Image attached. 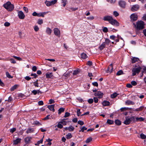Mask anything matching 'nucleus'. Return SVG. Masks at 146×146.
Returning <instances> with one entry per match:
<instances>
[{
  "label": "nucleus",
  "mask_w": 146,
  "mask_h": 146,
  "mask_svg": "<svg viewBox=\"0 0 146 146\" xmlns=\"http://www.w3.org/2000/svg\"><path fill=\"white\" fill-rule=\"evenodd\" d=\"M3 6L5 9L9 11H13L14 8V5L11 4V3L9 1H8L4 4Z\"/></svg>",
  "instance_id": "nucleus-1"
},
{
  "label": "nucleus",
  "mask_w": 146,
  "mask_h": 146,
  "mask_svg": "<svg viewBox=\"0 0 146 146\" xmlns=\"http://www.w3.org/2000/svg\"><path fill=\"white\" fill-rule=\"evenodd\" d=\"M135 121V117L134 116L131 117H126L123 123L126 125L129 124L131 122H134Z\"/></svg>",
  "instance_id": "nucleus-2"
},
{
  "label": "nucleus",
  "mask_w": 146,
  "mask_h": 146,
  "mask_svg": "<svg viewBox=\"0 0 146 146\" xmlns=\"http://www.w3.org/2000/svg\"><path fill=\"white\" fill-rule=\"evenodd\" d=\"M145 25L144 23L142 21H140L137 22L135 26L137 29L141 30L144 28Z\"/></svg>",
  "instance_id": "nucleus-3"
},
{
  "label": "nucleus",
  "mask_w": 146,
  "mask_h": 146,
  "mask_svg": "<svg viewBox=\"0 0 146 146\" xmlns=\"http://www.w3.org/2000/svg\"><path fill=\"white\" fill-rule=\"evenodd\" d=\"M47 12H40L39 13H37L35 11L32 13V15L34 16H37L38 17H44V15L48 13Z\"/></svg>",
  "instance_id": "nucleus-4"
},
{
  "label": "nucleus",
  "mask_w": 146,
  "mask_h": 146,
  "mask_svg": "<svg viewBox=\"0 0 146 146\" xmlns=\"http://www.w3.org/2000/svg\"><path fill=\"white\" fill-rule=\"evenodd\" d=\"M141 68L140 67H139L137 68H133L132 70L133 76L135 75L137 73L138 74L140 72Z\"/></svg>",
  "instance_id": "nucleus-5"
},
{
  "label": "nucleus",
  "mask_w": 146,
  "mask_h": 146,
  "mask_svg": "<svg viewBox=\"0 0 146 146\" xmlns=\"http://www.w3.org/2000/svg\"><path fill=\"white\" fill-rule=\"evenodd\" d=\"M110 24L113 25L115 26H119V22L115 19H114L113 18L110 23Z\"/></svg>",
  "instance_id": "nucleus-6"
},
{
  "label": "nucleus",
  "mask_w": 146,
  "mask_h": 146,
  "mask_svg": "<svg viewBox=\"0 0 146 146\" xmlns=\"http://www.w3.org/2000/svg\"><path fill=\"white\" fill-rule=\"evenodd\" d=\"M18 16L19 18L21 19H24L25 17L24 14L21 11H18Z\"/></svg>",
  "instance_id": "nucleus-7"
},
{
  "label": "nucleus",
  "mask_w": 146,
  "mask_h": 146,
  "mask_svg": "<svg viewBox=\"0 0 146 146\" xmlns=\"http://www.w3.org/2000/svg\"><path fill=\"white\" fill-rule=\"evenodd\" d=\"M53 31L54 35L58 37H60V31L57 28H54L53 29Z\"/></svg>",
  "instance_id": "nucleus-8"
},
{
  "label": "nucleus",
  "mask_w": 146,
  "mask_h": 146,
  "mask_svg": "<svg viewBox=\"0 0 146 146\" xmlns=\"http://www.w3.org/2000/svg\"><path fill=\"white\" fill-rule=\"evenodd\" d=\"M113 18L111 16L107 15L104 17L103 19L104 21H108L110 23Z\"/></svg>",
  "instance_id": "nucleus-9"
},
{
  "label": "nucleus",
  "mask_w": 146,
  "mask_h": 146,
  "mask_svg": "<svg viewBox=\"0 0 146 146\" xmlns=\"http://www.w3.org/2000/svg\"><path fill=\"white\" fill-rule=\"evenodd\" d=\"M130 18L131 20L135 21L137 19V15L135 13H133L131 15Z\"/></svg>",
  "instance_id": "nucleus-10"
},
{
  "label": "nucleus",
  "mask_w": 146,
  "mask_h": 146,
  "mask_svg": "<svg viewBox=\"0 0 146 146\" xmlns=\"http://www.w3.org/2000/svg\"><path fill=\"white\" fill-rule=\"evenodd\" d=\"M95 96L98 97L99 98H102L103 94L100 91H97L94 94Z\"/></svg>",
  "instance_id": "nucleus-11"
},
{
  "label": "nucleus",
  "mask_w": 146,
  "mask_h": 146,
  "mask_svg": "<svg viewBox=\"0 0 146 146\" xmlns=\"http://www.w3.org/2000/svg\"><path fill=\"white\" fill-rule=\"evenodd\" d=\"M139 8V6L137 5H135L133 6L131 8V10L133 11H135L137 10Z\"/></svg>",
  "instance_id": "nucleus-12"
},
{
  "label": "nucleus",
  "mask_w": 146,
  "mask_h": 146,
  "mask_svg": "<svg viewBox=\"0 0 146 146\" xmlns=\"http://www.w3.org/2000/svg\"><path fill=\"white\" fill-rule=\"evenodd\" d=\"M119 5L121 7L124 8L125 7L126 3L125 2L123 1H120L119 2Z\"/></svg>",
  "instance_id": "nucleus-13"
},
{
  "label": "nucleus",
  "mask_w": 146,
  "mask_h": 146,
  "mask_svg": "<svg viewBox=\"0 0 146 146\" xmlns=\"http://www.w3.org/2000/svg\"><path fill=\"white\" fill-rule=\"evenodd\" d=\"M32 139V137L30 136L27 137L25 138L24 139L25 142L27 144L30 143Z\"/></svg>",
  "instance_id": "nucleus-14"
},
{
  "label": "nucleus",
  "mask_w": 146,
  "mask_h": 146,
  "mask_svg": "<svg viewBox=\"0 0 146 146\" xmlns=\"http://www.w3.org/2000/svg\"><path fill=\"white\" fill-rule=\"evenodd\" d=\"M113 69V65L112 64H111L110 66L108 68V69L107 70V73H111Z\"/></svg>",
  "instance_id": "nucleus-15"
},
{
  "label": "nucleus",
  "mask_w": 146,
  "mask_h": 146,
  "mask_svg": "<svg viewBox=\"0 0 146 146\" xmlns=\"http://www.w3.org/2000/svg\"><path fill=\"white\" fill-rule=\"evenodd\" d=\"M21 139L18 138L13 141V144L15 145H17L19 143L21 140Z\"/></svg>",
  "instance_id": "nucleus-16"
},
{
  "label": "nucleus",
  "mask_w": 146,
  "mask_h": 146,
  "mask_svg": "<svg viewBox=\"0 0 146 146\" xmlns=\"http://www.w3.org/2000/svg\"><path fill=\"white\" fill-rule=\"evenodd\" d=\"M52 32V30L49 27H47L46 30V33L48 35H50Z\"/></svg>",
  "instance_id": "nucleus-17"
},
{
  "label": "nucleus",
  "mask_w": 146,
  "mask_h": 146,
  "mask_svg": "<svg viewBox=\"0 0 146 146\" xmlns=\"http://www.w3.org/2000/svg\"><path fill=\"white\" fill-rule=\"evenodd\" d=\"M125 103L126 105H133L135 104L133 102L130 100H127L125 102Z\"/></svg>",
  "instance_id": "nucleus-18"
},
{
  "label": "nucleus",
  "mask_w": 146,
  "mask_h": 146,
  "mask_svg": "<svg viewBox=\"0 0 146 146\" xmlns=\"http://www.w3.org/2000/svg\"><path fill=\"white\" fill-rule=\"evenodd\" d=\"M54 105H48L47 106V108L51 111H54Z\"/></svg>",
  "instance_id": "nucleus-19"
},
{
  "label": "nucleus",
  "mask_w": 146,
  "mask_h": 146,
  "mask_svg": "<svg viewBox=\"0 0 146 146\" xmlns=\"http://www.w3.org/2000/svg\"><path fill=\"white\" fill-rule=\"evenodd\" d=\"M105 42H103L99 47V49L100 50H102L105 46Z\"/></svg>",
  "instance_id": "nucleus-20"
},
{
  "label": "nucleus",
  "mask_w": 146,
  "mask_h": 146,
  "mask_svg": "<svg viewBox=\"0 0 146 146\" xmlns=\"http://www.w3.org/2000/svg\"><path fill=\"white\" fill-rule=\"evenodd\" d=\"M34 131V130L33 128H28L27 130L26 133H27L28 134L29 133H31L33 132Z\"/></svg>",
  "instance_id": "nucleus-21"
},
{
  "label": "nucleus",
  "mask_w": 146,
  "mask_h": 146,
  "mask_svg": "<svg viewBox=\"0 0 146 146\" xmlns=\"http://www.w3.org/2000/svg\"><path fill=\"white\" fill-rule=\"evenodd\" d=\"M32 92L33 94L35 95H36L37 94H39V93H41V92L39 90H33V91H32Z\"/></svg>",
  "instance_id": "nucleus-22"
},
{
  "label": "nucleus",
  "mask_w": 146,
  "mask_h": 146,
  "mask_svg": "<svg viewBox=\"0 0 146 146\" xmlns=\"http://www.w3.org/2000/svg\"><path fill=\"white\" fill-rule=\"evenodd\" d=\"M110 102L107 101H105L103 102L102 103L103 105L104 106H109L110 105Z\"/></svg>",
  "instance_id": "nucleus-23"
},
{
  "label": "nucleus",
  "mask_w": 146,
  "mask_h": 146,
  "mask_svg": "<svg viewBox=\"0 0 146 146\" xmlns=\"http://www.w3.org/2000/svg\"><path fill=\"white\" fill-rule=\"evenodd\" d=\"M144 108V107L143 106H141L139 108L134 109L133 110V111H141Z\"/></svg>",
  "instance_id": "nucleus-24"
},
{
  "label": "nucleus",
  "mask_w": 146,
  "mask_h": 146,
  "mask_svg": "<svg viewBox=\"0 0 146 146\" xmlns=\"http://www.w3.org/2000/svg\"><path fill=\"white\" fill-rule=\"evenodd\" d=\"M52 73H47L46 74V76L47 78H50L52 77Z\"/></svg>",
  "instance_id": "nucleus-25"
},
{
  "label": "nucleus",
  "mask_w": 146,
  "mask_h": 146,
  "mask_svg": "<svg viewBox=\"0 0 146 146\" xmlns=\"http://www.w3.org/2000/svg\"><path fill=\"white\" fill-rule=\"evenodd\" d=\"M139 59L138 58L133 57L132 58V62L133 63H135V62L138 61Z\"/></svg>",
  "instance_id": "nucleus-26"
},
{
  "label": "nucleus",
  "mask_w": 146,
  "mask_h": 146,
  "mask_svg": "<svg viewBox=\"0 0 146 146\" xmlns=\"http://www.w3.org/2000/svg\"><path fill=\"white\" fill-rule=\"evenodd\" d=\"M136 119L137 121H143L145 119L142 117H137L136 118Z\"/></svg>",
  "instance_id": "nucleus-27"
},
{
  "label": "nucleus",
  "mask_w": 146,
  "mask_h": 146,
  "mask_svg": "<svg viewBox=\"0 0 146 146\" xmlns=\"http://www.w3.org/2000/svg\"><path fill=\"white\" fill-rule=\"evenodd\" d=\"M79 72V70L78 69L75 70L73 71L72 74L73 75H76L77 74H78Z\"/></svg>",
  "instance_id": "nucleus-28"
},
{
  "label": "nucleus",
  "mask_w": 146,
  "mask_h": 146,
  "mask_svg": "<svg viewBox=\"0 0 146 146\" xmlns=\"http://www.w3.org/2000/svg\"><path fill=\"white\" fill-rule=\"evenodd\" d=\"M19 86L18 85L15 84L13 86L11 89V91H13L16 89Z\"/></svg>",
  "instance_id": "nucleus-29"
},
{
  "label": "nucleus",
  "mask_w": 146,
  "mask_h": 146,
  "mask_svg": "<svg viewBox=\"0 0 146 146\" xmlns=\"http://www.w3.org/2000/svg\"><path fill=\"white\" fill-rule=\"evenodd\" d=\"M65 109L63 108H61L58 110V114H60L64 112Z\"/></svg>",
  "instance_id": "nucleus-30"
},
{
  "label": "nucleus",
  "mask_w": 146,
  "mask_h": 146,
  "mask_svg": "<svg viewBox=\"0 0 146 146\" xmlns=\"http://www.w3.org/2000/svg\"><path fill=\"white\" fill-rule=\"evenodd\" d=\"M81 57L82 58L85 59L88 56L86 53H83L81 55Z\"/></svg>",
  "instance_id": "nucleus-31"
},
{
  "label": "nucleus",
  "mask_w": 146,
  "mask_h": 146,
  "mask_svg": "<svg viewBox=\"0 0 146 146\" xmlns=\"http://www.w3.org/2000/svg\"><path fill=\"white\" fill-rule=\"evenodd\" d=\"M60 121L58 123V124L56 126L59 128L61 129L62 128L63 126L62 125V123H61Z\"/></svg>",
  "instance_id": "nucleus-32"
},
{
  "label": "nucleus",
  "mask_w": 146,
  "mask_h": 146,
  "mask_svg": "<svg viewBox=\"0 0 146 146\" xmlns=\"http://www.w3.org/2000/svg\"><path fill=\"white\" fill-rule=\"evenodd\" d=\"M115 123L116 125H120L121 124V122L118 119L116 120L115 121Z\"/></svg>",
  "instance_id": "nucleus-33"
},
{
  "label": "nucleus",
  "mask_w": 146,
  "mask_h": 146,
  "mask_svg": "<svg viewBox=\"0 0 146 146\" xmlns=\"http://www.w3.org/2000/svg\"><path fill=\"white\" fill-rule=\"evenodd\" d=\"M57 0H53L51 1H50L51 6L54 5L57 2Z\"/></svg>",
  "instance_id": "nucleus-34"
},
{
  "label": "nucleus",
  "mask_w": 146,
  "mask_h": 146,
  "mask_svg": "<svg viewBox=\"0 0 146 146\" xmlns=\"http://www.w3.org/2000/svg\"><path fill=\"white\" fill-rule=\"evenodd\" d=\"M118 94L116 92L112 94L111 97L112 98H115Z\"/></svg>",
  "instance_id": "nucleus-35"
},
{
  "label": "nucleus",
  "mask_w": 146,
  "mask_h": 146,
  "mask_svg": "<svg viewBox=\"0 0 146 146\" xmlns=\"http://www.w3.org/2000/svg\"><path fill=\"white\" fill-rule=\"evenodd\" d=\"M107 123L110 125H111L113 123L114 121L112 120L108 119L107 120Z\"/></svg>",
  "instance_id": "nucleus-36"
},
{
  "label": "nucleus",
  "mask_w": 146,
  "mask_h": 146,
  "mask_svg": "<svg viewBox=\"0 0 146 146\" xmlns=\"http://www.w3.org/2000/svg\"><path fill=\"white\" fill-rule=\"evenodd\" d=\"M52 116V115H48L44 118L43 119L44 120H47L48 119H50Z\"/></svg>",
  "instance_id": "nucleus-37"
},
{
  "label": "nucleus",
  "mask_w": 146,
  "mask_h": 146,
  "mask_svg": "<svg viewBox=\"0 0 146 146\" xmlns=\"http://www.w3.org/2000/svg\"><path fill=\"white\" fill-rule=\"evenodd\" d=\"M110 42V41L109 39L106 38L105 39V42H104L105 43V45L106 44L109 45Z\"/></svg>",
  "instance_id": "nucleus-38"
},
{
  "label": "nucleus",
  "mask_w": 146,
  "mask_h": 146,
  "mask_svg": "<svg viewBox=\"0 0 146 146\" xmlns=\"http://www.w3.org/2000/svg\"><path fill=\"white\" fill-rule=\"evenodd\" d=\"M140 137L142 139H145L146 138V135L143 133H141L140 134Z\"/></svg>",
  "instance_id": "nucleus-39"
},
{
  "label": "nucleus",
  "mask_w": 146,
  "mask_h": 146,
  "mask_svg": "<svg viewBox=\"0 0 146 146\" xmlns=\"http://www.w3.org/2000/svg\"><path fill=\"white\" fill-rule=\"evenodd\" d=\"M74 127L72 126L71 125L68 127V130L69 131H72L74 130Z\"/></svg>",
  "instance_id": "nucleus-40"
},
{
  "label": "nucleus",
  "mask_w": 146,
  "mask_h": 146,
  "mask_svg": "<svg viewBox=\"0 0 146 146\" xmlns=\"http://www.w3.org/2000/svg\"><path fill=\"white\" fill-rule=\"evenodd\" d=\"M44 3L47 7L51 6L50 1L46 0L44 2Z\"/></svg>",
  "instance_id": "nucleus-41"
},
{
  "label": "nucleus",
  "mask_w": 146,
  "mask_h": 146,
  "mask_svg": "<svg viewBox=\"0 0 146 146\" xmlns=\"http://www.w3.org/2000/svg\"><path fill=\"white\" fill-rule=\"evenodd\" d=\"M64 119H63L62 120H61L60 122L61 123H62V125H66L68 122L65 121L64 120Z\"/></svg>",
  "instance_id": "nucleus-42"
},
{
  "label": "nucleus",
  "mask_w": 146,
  "mask_h": 146,
  "mask_svg": "<svg viewBox=\"0 0 146 146\" xmlns=\"http://www.w3.org/2000/svg\"><path fill=\"white\" fill-rule=\"evenodd\" d=\"M77 8H74V7H70L69 8V10L70 11H75L78 9Z\"/></svg>",
  "instance_id": "nucleus-43"
},
{
  "label": "nucleus",
  "mask_w": 146,
  "mask_h": 146,
  "mask_svg": "<svg viewBox=\"0 0 146 146\" xmlns=\"http://www.w3.org/2000/svg\"><path fill=\"white\" fill-rule=\"evenodd\" d=\"M92 140V138L91 137H89L87 139L85 142L86 143H88L91 141Z\"/></svg>",
  "instance_id": "nucleus-44"
},
{
  "label": "nucleus",
  "mask_w": 146,
  "mask_h": 146,
  "mask_svg": "<svg viewBox=\"0 0 146 146\" xmlns=\"http://www.w3.org/2000/svg\"><path fill=\"white\" fill-rule=\"evenodd\" d=\"M6 75L7 77L9 78H12L13 77L12 76L9 74V72H6Z\"/></svg>",
  "instance_id": "nucleus-45"
},
{
  "label": "nucleus",
  "mask_w": 146,
  "mask_h": 146,
  "mask_svg": "<svg viewBox=\"0 0 146 146\" xmlns=\"http://www.w3.org/2000/svg\"><path fill=\"white\" fill-rule=\"evenodd\" d=\"M72 136L71 133H68L66 135V138L67 139H69L72 137Z\"/></svg>",
  "instance_id": "nucleus-46"
},
{
  "label": "nucleus",
  "mask_w": 146,
  "mask_h": 146,
  "mask_svg": "<svg viewBox=\"0 0 146 146\" xmlns=\"http://www.w3.org/2000/svg\"><path fill=\"white\" fill-rule=\"evenodd\" d=\"M67 2V0H62L61 3L63 4V6L64 7H65L66 5Z\"/></svg>",
  "instance_id": "nucleus-47"
},
{
  "label": "nucleus",
  "mask_w": 146,
  "mask_h": 146,
  "mask_svg": "<svg viewBox=\"0 0 146 146\" xmlns=\"http://www.w3.org/2000/svg\"><path fill=\"white\" fill-rule=\"evenodd\" d=\"M80 128L81 129L79 131V132L82 131V132H83L84 131L86 130L87 129V128L84 126L81 127Z\"/></svg>",
  "instance_id": "nucleus-48"
},
{
  "label": "nucleus",
  "mask_w": 146,
  "mask_h": 146,
  "mask_svg": "<svg viewBox=\"0 0 146 146\" xmlns=\"http://www.w3.org/2000/svg\"><path fill=\"white\" fill-rule=\"evenodd\" d=\"M131 108H121L120 110L121 111H124L128 110V109H131Z\"/></svg>",
  "instance_id": "nucleus-49"
},
{
  "label": "nucleus",
  "mask_w": 146,
  "mask_h": 146,
  "mask_svg": "<svg viewBox=\"0 0 146 146\" xmlns=\"http://www.w3.org/2000/svg\"><path fill=\"white\" fill-rule=\"evenodd\" d=\"M34 29L35 31L37 32L39 30V27L37 25H35L34 27Z\"/></svg>",
  "instance_id": "nucleus-50"
},
{
  "label": "nucleus",
  "mask_w": 146,
  "mask_h": 146,
  "mask_svg": "<svg viewBox=\"0 0 146 146\" xmlns=\"http://www.w3.org/2000/svg\"><path fill=\"white\" fill-rule=\"evenodd\" d=\"M37 23L39 25H41L43 23V21L42 19H38Z\"/></svg>",
  "instance_id": "nucleus-51"
},
{
  "label": "nucleus",
  "mask_w": 146,
  "mask_h": 146,
  "mask_svg": "<svg viewBox=\"0 0 146 146\" xmlns=\"http://www.w3.org/2000/svg\"><path fill=\"white\" fill-rule=\"evenodd\" d=\"M123 71L122 70H120L117 72L116 75H120L123 74Z\"/></svg>",
  "instance_id": "nucleus-52"
},
{
  "label": "nucleus",
  "mask_w": 146,
  "mask_h": 146,
  "mask_svg": "<svg viewBox=\"0 0 146 146\" xmlns=\"http://www.w3.org/2000/svg\"><path fill=\"white\" fill-rule=\"evenodd\" d=\"M10 60L11 63L15 64L16 63L14 59L12 58H10L9 60Z\"/></svg>",
  "instance_id": "nucleus-53"
},
{
  "label": "nucleus",
  "mask_w": 146,
  "mask_h": 146,
  "mask_svg": "<svg viewBox=\"0 0 146 146\" xmlns=\"http://www.w3.org/2000/svg\"><path fill=\"white\" fill-rule=\"evenodd\" d=\"M16 130V129L15 128H13L10 129L9 130V131L10 132L13 133L14 131H15Z\"/></svg>",
  "instance_id": "nucleus-54"
},
{
  "label": "nucleus",
  "mask_w": 146,
  "mask_h": 146,
  "mask_svg": "<svg viewBox=\"0 0 146 146\" xmlns=\"http://www.w3.org/2000/svg\"><path fill=\"white\" fill-rule=\"evenodd\" d=\"M113 15L115 17H116L119 15V14L117 11H114L113 12Z\"/></svg>",
  "instance_id": "nucleus-55"
},
{
  "label": "nucleus",
  "mask_w": 146,
  "mask_h": 146,
  "mask_svg": "<svg viewBox=\"0 0 146 146\" xmlns=\"http://www.w3.org/2000/svg\"><path fill=\"white\" fill-rule=\"evenodd\" d=\"M34 85L35 87H38L39 85L38 83L37 80L33 82Z\"/></svg>",
  "instance_id": "nucleus-56"
},
{
  "label": "nucleus",
  "mask_w": 146,
  "mask_h": 146,
  "mask_svg": "<svg viewBox=\"0 0 146 146\" xmlns=\"http://www.w3.org/2000/svg\"><path fill=\"white\" fill-rule=\"evenodd\" d=\"M13 57L15 59H17V60H18L21 61V60H22V58H20L19 57L15 56H13Z\"/></svg>",
  "instance_id": "nucleus-57"
},
{
  "label": "nucleus",
  "mask_w": 146,
  "mask_h": 146,
  "mask_svg": "<svg viewBox=\"0 0 146 146\" xmlns=\"http://www.w3.org/2000/svg\"><path fill=\"white\" fill-rule=\"evenodd\" d=\"M69 73H70L69 72L65 73L64 74L63 76L65 77L66 78H67L69 75Z\"/></svg>",
  "instance_id": "nucleus-58"
},
{
  "label": "nucleus",
  "mask_w": 146,
  "mask_h": 146,
  "mask_svg": "<svg viewBox=\"0 0 146 146\" xmlns=\"http://www.w3.org/2000/svg\"><path fill=\"white\" fill-rule=\"evenodd\" d=\"M77 115L78 116H80L81 115V112L80 111V110L79 109H78L77 110Z\"/></svg>",
  "instance_id": "nucleus-59"
},
{
  "label": "nucleus",
  "mask_w": 146,
  "mask_h": 146,
  "mask_svg": "<svg viewBox=\"0 0 146 146\" xmlns=\"http://www.w3.org/2000/svg\"><path fill=\"white\" fill-rule=\"evenodd\" d=\"M131 84L132 85H133V86H136L137 84V82L134 81H133L131 82Z\"/></svg>",
  "instance_id": "nucleus-60"
},
{
  "label": "nucleus",
  "mask_w": 146,
  "mask_h": 146,
  "mask_svg": "<svg viewBox=\"0 0 146 146\" xmlns=\"http://www.w3.org/2000/svg\"><path fill=\"white\" fill-rule=\"evenodd\" d=\"M55 102V101L54 100L51 99L49 100V103L50 104H52L54 103Z\"/></svg>",
  "instance_id": "nucleus-61"
},
{
  "label": "nucleus",
  "mask_w": 146,
  "mask_h": 146,
  "mask_svg": "<svg viewBox=\"0 0 146 146\" xmlns=\"http://www.w3.org/2000/svg\"><path fill=\"white\" fill-rule=\"evenodd\" d=\"M70 115V113H69L68 112H66L65 113V115L64 116V117H67L69 116Z\"/></svg>",
  "instance_id": "nucleus-62"
},
{
  "label": "nucleus",
  "mask_w": 146,
  "mask_h": 146,
  "mask_svg": "<svg viewBox=\"0 0 146 146\" xmlns=\"http://www.w3.org/2000/svg\"><path fill=\"white\" fill-rule=\"evenodd\" d=\"M78 124H80L81 125H82L84 124V122L83 121L79 120L78 122Z\"/></svg>",
  "instance_id": "nucleus-63"
},
{
  "label": "nucleus",
  "mask_w": 146,
  "mask_h": 146,
  "mask_svg": "<svg viewBox=\"0 0 146 146\" xmlns=\"http://www.w3.org/2000/svg\"><path fill=\"white\" fill-rule=\"evenodd\" d=\"M93 100L92 99H89L88 101L89 104H92L93 102Z\"/></svg>",
  "instance_id": "nucleus-64"
}]
</instances>
